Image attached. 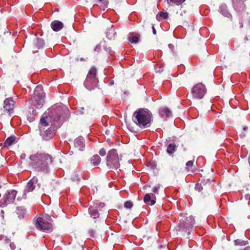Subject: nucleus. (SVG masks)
Masks as SVG:
<instances>
[{
    "mask_svg": "<svg viewBox=\"0 0 250 250\" xmlns=\"http://www.w3.org/2000/svg\"><path fill=\"white\" fill-rule=\"evenodd\" d=\"M31 165L33 168L38 171L46 173L49 172V165L52 163L50 155L38 152L31 155L29 157Z\"/></svg>",
    "mask_w": 250,
    "mask_h": 250,
    "instance_id": "f03ea898",
    "label": "nucleus"
},
{
    "mask_svg": "<svg viewBox=\"0 0 250 250\" xmlns=\"http://www.w3.org/2000/svg\"><path fill=\"white\" fill-rule=\"evenodd\" d=\"M116 34L114 30L108 29L106 32V36L108 39H111Z\"/></svg>",
    "mask_w": 250,
    "mask_h": 250,
    "instance_id": "393cba45",
    "label": "nucleus"
},
{
    "mask_svg": "<svg viewBox=\"0 0 250 250\" xmlns=\"http://www.w3.org/2000/svg\"><path fill=\"white\" fill-rule=\"evenodd\" d=\"M96 69L95 67H92L89 71L84 82L85 87L89 90H91L97 86L98 79L96 77Z\"/></svg>",
    "mask_w": 250,
    "mask_h": 250,
    "instance_id": "423d86ee",
    "label": "nucleus"
},
{
    "mask_svg": "<svg viewBox=\"0 0 250 250\" xmlns=\"http://www.w3.org/2000/svg\"><path fill=\"white\" fill-rule=\"evenodd\" d=\"M234 243L236 245H245L246 243L244 241H242L239 239H237L234 241Z\"/></svg>",
    "mask_w": 250,
    "mask_h": 250,
    "instance_id": "c85d7f7f",
    "label": "nucleus"
},
{
    "mask_svg": "<svg viewBox=\"0 0 250 250\" xmlns=\"http://www.w3.org/2000/svg\"><path fill=\"white\" fill-rule=\"evenodd\" d=\"M101 158L98 155H94L91 159V162L94 166L98 165L101 162Z\"/></svg>",
    "mask_w": 250,
    "mask_h": 250,
    "instance_id": "4be33fe9",
    "label": "nucleus"
},
{
    "mask_svg": "<svg viewBox=\"0 0 250 250\" xmlns=\"http://www.w3.org/2000/svg\"><path fill=\"white\" fill-rule=\"evenodd\" d=\"M51 27L54 31H59L63 28V24L59 21H54L51 23Z\"/></svg>",
    "mask_w": 250,
    "mask_h": 250,
    "instance_id": "2eb2a0df",
    "label": "nucleus"
},
{
    "mask_svg": "<svg viewBox=\"0 0 250 250\" xmlns=\"http://www.w3.org/2000/svg\"><path fill=\"white\" fill-rule=\"evenodd\" d=\"M30 101L33 108L35 107L39 109L42 106L44 102V93L41 85L36 87L33 96Z\"/></svg>",
    "mask_w": 250,
    "mask_h": 250,
    "instance_id": "20e7f679",
    "label": "nucleus"
},
{
    "mask_svg": "<svg viewBox=\"0 0 250 250\" xmlns=\"http://www.w3.org/2000/svg\"><path fill=\"white\" fill-rule=\"evenodd\" d=\"M21 159H24L26 157V155L24 153H23L21 156Z\"/></svg>",
    "mask_w": 250,
    "mask_h": 250,
    "instance_id": "e433bc0d",
    "label": "nucleus"
},
{
    "mask_svg": "<svg viewBox=\"0 0 250 250\" xmlns=\"http://www.w3.org/2000/svg\"><path fill=\"white\" fill-rule=\"evenodd\" d=\"M194 223L195 220L194 218L190 216L189 217L187 218L186 221L180 220L179 225L180 229H186V231H188V234H189Z\"/></svg>",
    "mask_w": 250,
    "mask_h": 250,
    "instance_id": "9d476101",
    "label": "nucleus"
},
{
    "mask_svg": "<svg viewBox=\"0 0 250 250\" xmlns=\"http://www.w3.org/2000/svg\"><path fill=\"white\" fill-rule=\"evenodd\" d=\"M207 92V89L204 84L199 83L193 86L191 93L193 98L201 99L203 98Z\"/></svg>",
    "mask_w": 250,
    "mask_h": 250,
    "instance_id": "6e6552de",
    "label": "nucleus"
},
{
    "mask_svg": "<svg viewBox=\"0 0 250 250\" xmlns=\"http://www.w3.org/2000/svg\"><path fill=\"white\" fill-rule=\"evenodd\" d=\"M37 114V112L35 110H33L32 111V114L36 115Z\"/></svg>",
    "mask_w": 250,
    "mask_h": 250,
    "instance_id": "4c0bfd02",
    "label": "nucleus"
},
{
    "mask_svg": "<svg viewBox=\"0 0 250 250\" xmlns=\"http://www.w3.org/2000/svg\"><path fill=\"white\" fill-rule=\"evenodd\" d=\"M74 145L75 147L79 150L83 151L85 147V141L84 138L82 137H79L76 138L74 141Z\"/></svg>",
    "mask_w": 250,
    "mask_h": 250,
    "instance_id": "ddd939ff",
    "label": "nucleus"
},
{
    "mask_svg": "<svg viewBox=\"0 0 250 250\" xmlns=\"http://www.w3.org/2000/svg\"><path fill=\"white\" fill-rule=\"evenodd\" d=\"M158 188L156 187H154L152 188V191L155 193H158Z\"/></svg>",
    "mask_w": 250,
    "mask_h": 250,
    "instance_id": "72a5a7b5",
    "label": "nucleus"
},
{
    "mask_svg": "<svg viewBox=\"0 0 250 250\" xmlns=\"http://www.w3.org/2000/svg\"><path fill=\"white\" fill-rule=\"evenodd\" d=\"M81 114H83V112L82 111H80Z\"/></svg>",
    "mask_w": 250,
    "mask_h": 250,
    "instance_id": "ea45409f",
    "label": "nucleus"
},
{
    "mask_svg": "<svg viewBox=\"0 0 250 250\" xmlns=\"http://www.w3.org/2000/svg\"><path fill=\"white\" fill-rule=\"evenodd\" d=\"M106 165L111 169H117L120 167V159L116 149H112L108 152Z\"/></svg>",
    "mask_w": 250,
    "mask_h": 250,
    "instance_id": "39448f33",
    "label": "nucleus"
},
{
    "mask_svg": "<svg viewBox=\"0 0 250 250\" xmlns=\"http://www.w3.org/2000/svg\"><path fill=\"white\" fill-rule=\"evenodd\" d=\"M15 102L13 99L7 98L4 101L3 108L5 112L11 114L13 111Z\"/></svg>",
    "mask_w": 250,
    "mask_h": 250,
    "instance_id": "f8f14e48",
    "label": "nucleus"
},
{
    "mask_svg": "<svg viewBox=\"0 0 250 250\" xmlns=\"http://www.w3.org/2000/svg\"><path fill=\"white\" fill-rule=\"evenodd\" d=\"M176 146L174 144H170L167 149V152L169 155L173 154L176 149Z\"/></svg>",
    "mask_w": 250,
    "mask_h": 250,
    "instance_id": "5701e85b",
    "label": "nucleus"
},
{
    "mask_svg": "<svg viewBox=\"0 0 250 250\" xmlns=\"http://www.w3.org/2000/svg\"><path fill=\"white\" fill-rule=\"evenodd\" d=\"M99 153L101 156H104L106 155V150L104 148H102L100 149Z\"/></svg>",
    "mask_w": 250,
    "mask_h": 250,
    "instance_id": "7c9ffc66",
    "label": "nucleus"
},
{
    "mask_svg": "<svg viewBox=\"0 0 250 250\" xmlns=\"http://www.w3.org/2000/svg\"><path fill=\"white\" fill-rule=\"evenodd\" d=\"M133 205V204L131 201H126L124 204V207L126 208H131Z\"/></svg>",
    "mask_w": 250,
    "mask_h": 250,
    "instance_id": "cd10ccee",
    "label": "nucleus"
},
{
    "mask_svg": "<svg viewBox=\"0 0 250 250\" xmlns=\"http://www.w3.org/2000/svg\"><path fill=\"white\" fill-rule=\"evenodd\" d=\"M1 187V185H0V188Z\"/></svg>",
    "mask_w": 250,
    "mask_h": 250,
    "instance_id": "37998d69",
    "label": "nucleus"
},
{
    "mask_svg": "<svg viewBox=\"0 0 250 250\" xmlns=\"http://www.w3.org/2000/svg\"><path fill=\"white\" fill-rule=\"evenodd\" d=\"M132 119L133 122L141 128L150 126L153 121L151 112L148 109L144 108L136 110L133 113Z\"/></svg>",
    "mask_w": 250,
    "mask_h": 250,
    "instance_id": "7ed1b4c3",
    "label": "nucleus"
},
{
    "mask_svg": "<svg viewBox=\"0 0 250 250\" xmlns=\"http://www.w3.org/2000/svg\"><path fill=\"white\" fill-rule=\"evenodd\" d=\"M82 250H85L83 249Z\"/></svg>",
    "mask_w": 250,
    "mask_h": 250,
    "instance_id": "79ce46f5",
    "label": "nucleus"
},
{
    "mask_svg": "<svg viewBox=\"0 0 250 250\" xmlns=\"http://www.w3.org/2000/svg\"><path fill=\"white\" fill-rule=\"evenodd\" d=\"M89 233L90 236L91 237H93L94 236V234H95V232L93 230H89Z\"/></svg>",
    "mask_w": 250,
    "mask_h": 250,
    "instance_id": "f704fd0d",
    "label": "nucleus"
},
{
    "mask_svg": "<svg viewBox=\"0 0 250 250\" xmlns=\"http://www.w3.org/2000/svg\"><path fill=\"white\" fill-rule=\"evenodd\" d=\"M66 108L61 104H55L45 112L40 120V134L44 140H50L54 134V131L61 125V116Z\"/></svg>",
    "mask_w": 250,
    "mask_h": 250,
    "instance_id": "f257e3e1",
    "label": "nucleus"
},
{
    "mask_svg": "<svg viewBox=\"0 0 250 250\" xmlns=\"http://www.w3.org/2000/svg\"><path fill=\"white\" fill-rule=\"evenodd\" d=\"M156 196L153 193L146 194L144 198V202L149 206H152L156 203Z\"/></svg>",
    "mask_w": 250,
    "mask_h": 250,
    "instance_id": "4468645a",
    "label": "nucleus"
},
{
    "mask_svg": "<svg viewBox=\"0 0 250 250\" xmlns=\"http://www.w3.org/2000/svg\"><path fill=\"white\" fill-rule=\"evenodd\" d=\"M168 14L167 12L161 11L157 15L156 18L159 21L166 19L168 17Z\"/></svg>",
    "mask_w": 250,
    "mask_h": 250,
    "instance_id": "412c9836",
    "label": "nucleus"
},
{
    "mask_svg": "<svg viewBox=\"0 0 250 250\" xmlns=\"http://www.w3.org/2000/svg\"><path fill=\"white\" fill-rule=\"evenodd\" d=\"M193 164V161H188L186 163V166H188V167H191V166H192Z\"/></svg>",
    "mask_w": 250,
    "mask_h": 250,
    "instance_id": "2f4dec72",
    "label": "nucleus"
},
{
    "mask_svg": "<svg viewBox=\"0 0 250 250\" xmlns=\"http://www.w3.org/2000/svg\"><path fill=\"white\" fill-rule=\"evenodd\" d=\"M167 1L170 5L176 4L179 5L184 2L185 0H167Z\"/></svg>",
    "mask_w": 250,
    "mask_h": 250,
    "instance_id": "b1692460",
    "label": "nucleus"
},
{
    "mask_svg": "<svg viewBox=\"0 0 250 250\" xmlns=\"http://www.w3.org/2000/svg\"><path fill=\"white\" fill-rule=\"evenodd\" d=\"M52 219L49 215H46L44 218L38 217L36 220V227L43 231L50 230L52 229V224L49 222Z\"/></svg>",
    "mask_w": 250,
    "mask_h": 250,
    "instance_id": "0eeeda50",
    "label": "nucleus"
},
{
    "mask_svg": "<svg viewBox=\"0 0 250 250\" xmlns=\"http://www.w3.org/2000/svg\"><path fill=\"white\" fill-rule=\"evenodd\" d=\"M152 30H153V33L155 35L156 34V30L153 26H152Z\"/></svg>",
    "mask_w": 250,
    "mask_h": 250,
    "instance_id": "c9c22d12",
    "label": "nucleus"
},
{
    "mask_svg": "<svg viewBox=\"0 0 250 250\" xmlns=\"http://www.w3.org/2000/svg\"><path fill=\"white\" fill-rule=\"evenodd\" d=\"M195 190H196L198 191H200L202 190L203 187H202L201 184L197 183L195 185Z\"/></svg>",
    "mask_w": 250,
    "mask_h": 250,
    "instance_id": "c756f323",
    "label": "nucleus"
},
{
    "mask_svg": "<svg viewBox=\"0 0 250 250\" xmlns=\"http://www.w3.org/2000/svg\"><path fill=\"white\" fill-rule=\"evenodd\" d=\"M16 213L20 219L23 218L26 214V209L22 207H19L17 208Z\"/></svg>",
    "mask_w": 250,
    "mask_h": 250,
    "instance_id": "a211bd4d",
    "label": "nucleus"
},
{
    "mask_svg": "<svg viewBox=\"0 0 250 250\" xmlns=\"http://www.w3.org/2000/svg\"><path fill=\"white\" fill-rule=\"evenodd\" d=\"M88 210L91 217L95 219L99 217V213L98 212V210L95 208L94 207H90Z\"/></svg>",
    "mask_w": 250,
    "mask_h": 250,
    "instance_id": "6ab92c4d",
    "label": "nucleus"
},
{
    "mask_svg": "<svg viewBox=\"0 0 250 250\" xmlns=\"http://www.w3.org/2000/svg\"><path fill=\"white\" fill-rule=\"evenodd\" d=\"M38 182V178L35 176L28 181L23 191V198L25 199L26 198V194L27 192H31L35 188L36 185Z\"/></svg>",
    "mask_w": 250,
    "mask_h": 250,
    "instance_id": "9b49d317",
    "label": "nucleus"
},
{
    "mask_svg": "<svg viewBox=\"0 0 250 250\" xmlns=\"http://www.w3.org/2000/svg\"><path fill=\"white\" fill-rule=\"evenodd\" d=\"M79 178L78 177V176L77 174H76L72 176V179L73 181H78L79 180Z\"/></svg>",
    "mask_w": 250,
    "mask_h": 250,
    "instance_id": "473e14b6",
    "label": "nucleus"
},
{
    "mask_svg": "<svg viewBox=\"0 0 250 250\" xmlns=\"http://www.w3.org/2000/svg\"><path fill=\"white\" fill-rule=\"evenodd\" d=\"M234 8L236 9V10H237V8H236V4H234Z\"/></svg>",
    "mask_w": 250,
    "mask_h": 250,
    "instance_id": "58836bf2",
    "label": "nucleus"
},
{
    "mask_svg": "<svg viewBox=\"0 0 250 250\" xmlns=\"http://www.w3.org/2000/svg\"><path fill=\"white\" fill-rule=\"evenodd\" d=\"M17 192L15 190H8L0 200V207L3 208L8 204L13 203L15 199Z\"/></svg>",
    "mask_w": 250,
    "mask_h": 250,
    "instance_id": "1a4fd4ad",
    "label": "nucleus"
},
{
    "mask_svg": "<svg viewBox=\"0 0 250 250\" xmlns=\"http://www.w3.org/2000/svg\"><path fill=\"white\" fill-rule=\"evenodd\" d=\"M2 213H3V210H1Z\"/></svg>",
    "mask_w": 250,
    "mask_h": 250,
    "instance_id": "a19ab883",
    "label": "nucleus"
},
{
    "mask_svg": "<svg viewBox=\"0 0 250 250\" xmlns=\"http://www.w3.org/2000/svg\"><path fill=\"white\" fill-rule=\"evenodd\" d=\"M99 2L101 3L100 6L103 8L104 10L105 9V7H107L108 2L104 0H98Z\"/></svg>",
    "mask_w": 250,
    "mask_h": 250,
    "instance_id": "bb28decb",
    "label": "nucleus"
},
{
    "mask_svg": "<svg viewBox=\"0 0 250 250\" xmlns=\"http://www.w3.org/2000/svg\"><path fill=\"white\" fill-rule=\"evenodd\" d=\"M128 40L132 43H137L138 42L139 38L137 36H130L128 37Z\"/></svg>",
    "mask_w": 250,
    "mask_h": 250,
    "instance_id": "a878e982",
    "label": "nucleus"
},
{
    "mask_svg": "<svg viewBox=\"0 0 250 250\" xmlns=\"http://www.w3.org/2000/svg\"><path fill=\"white\" fill-rule=\"evenodd\" d=\"M159 112L160 116L164 118L169 117L171 115V111L167 107L161 108Z\"/></svg>",
    "mask_w": 250,
    "mask_h": 250,
    "instance_id": "dca6fc26",
    "label": "nucleus"
},
{
    "mask_svg": "<svg viewBox=\"0 0 250 250\" xmlns=\"http://www.w3.org/2000/svg\"><path fill=\"white\" fill-rule=\"evenodd\" d=\"M219 12L223 16L228 18L230 17L231 16L227 10V6L226 4H223L219 7Z\"/></svg>",
    "mask_w": 250,
    "mask_h": 250,
    "instance_id": "f3484780",
    "label": "nucleus"
},
{
    "mask_svg": "<svg viewBox=\"0 0 250 250\" xmlns=\"http://www.w3.org/2000/svg\"><path fill=\"white\" fill-rule=\"evenodd\" d=\"M16 137L14 136H11L8 137L4 142L3 145L4 146H9L12 145L15 142Z\"/></svg>",
    "mask_w": 250,
    "mask_h": 250,
    "instance_id": "aec40b11",
    "label": "nucleus"
}]
</instances>
